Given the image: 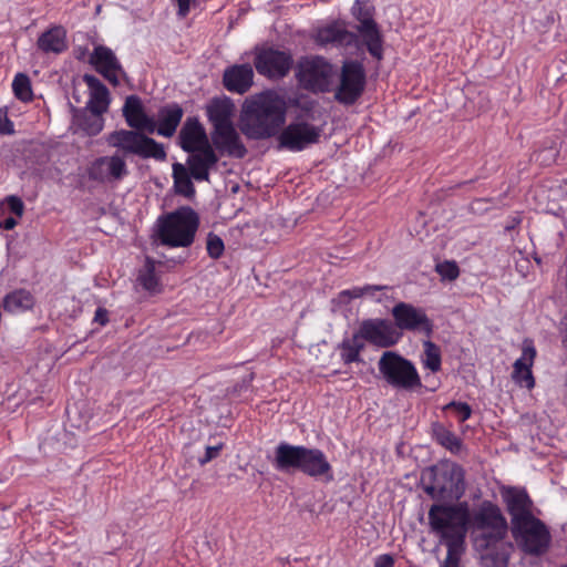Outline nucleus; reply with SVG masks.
<instances>
[{"mask_svg":"<svg viewBox=\"0 0 567 567\" xmlns=\"http://www.w3.org/2000/svg\"><path fill=\"white\" fill-rule=\"evenodd\" d=\"M123 116L133 130H118L109 134L106 142L125 155L153 158L164 162L167 157L164 145L147 136L155 133L156 121L146 115L138 96L130 95L123 106Z\"/></svg>","mask_w":567,"mask_h":567,"instance_id":"obj_1","label":"nucleus"},{"mask_svg":"<svg viewBox=\"0 0 567 567\" xmlns=\"http://www.w3.org/2000/svg\"><path fill=\"white\" fill-rule=\"evenodd\" d=\"M285 115V102L277 94L261 93L245 102L239 128L250 140L269 138L281 128Z\"/></svg>","mask_w":567,"mask_h":567,"instance_id":"obj_2","label":"nucleus"},{"mask_svg":"<svg viewBox=\"0 0 567 567\" xmlns=\"http://www.w3.org/2000/svg\"><path fill=\"white\" fill-rule=\"evenodd\" d=\"M207 113L214 126L212 140L216 148L236 158L245 157L247 148L231 122L234 104L228 100H214Z\"/></svg>","mask_w":567,"mask_h":567,"instance_id":"obj_3","label":"nucleus"},{"mask_svg":"<svg viewBox=\"0 0 567 567\" xmlns=\"http://www.w3.org/2000/svg\"><path fill=\"white\" fill-rule=\"evenodd\" d=\"M429 523L432 532L440 536L442 543H464L470 523L468 504L466 502L456 505L434 504L429 511Z\"/></svg>","mask_w":567,"mask_h":567,"instance_id":"obj_4","label":"nucleus"},{"mask_svg":"<svg viewBox=\"0 0 567 567\" xmlns=\"http://www.w3.org/2000/svg\"><path fill=\"white\" fill-rule=\"evenodd\" d=\"M198 224V215L190 207H182L158 218L156 235L164 246L188 247L194 243Z\"/></svg>","mask_w":567,"mask_h":567,"instance_id":"obj_5","label":"nucleus"},{"mask_svg":"<svg viewBox=\"0 0 567 567\" xmlns=\"http://www.w3.org/2000/svg\"><path fill=\"white\" fill-rule=\"evenodd\" d=\"M422 482L424 492L436 501H457L465 492L464 471L456 464L431 467Z\"/></svg>","mask_w":567,"mask_h":567,"instance_id":"obj_6","label":"nucleus"},{"mask_svg":"<svg viewBox=\"0 0 567 567\" xmlns=\"http://www.w3.org/2000/svg\"><path fill=\"white\" fill-rule=\"evenodd\" d=\"M378 368L386 383L394 389L413 391L422 385L414 364L394 351L383 352Z\"/></svg>","mask_w":567,"mask_h":567,"instance_id":"obj_7","label":"nucleus"},{"mask_svg":"<svg viewBox=\"0 0 567 567\" xmlns=\"http://www.w3.org/2000/svg\"><path fill=\"white\" fill-rule=\"evenodd\" d=\"M333 75V65L321 56L305 58L298 63V81L308 91L315 93L329 91Z\"/></svg>","mask_w":567,"mask_h":567,"instance_id":"obj_8","label":"nucleus"},{"mask_svg":"<svg viewBox=\"0 0 567 567\" xmlns=\"http://www.w3.org/2000/svg\"><path fill=\"white\" fill-rule=\"evenodd\" d=\"M511 530L516 543L527 554L540 555L549 546V532L535 516L513 524Z\"/></svg>","mask_w":567,"mask_h":567,"instance_id":"obj_9","label":"nucleus"},{"mask_svg":"<svg viewBox=\"0 0 567 567\" xmlns=\"http://www.w3.org/2000/svg\"><path fill=\"white\" fill-rule=\"evenodd\" d=\"M473 524L477 529L486 530L483 537L487 546L504 539L508 529L507 522L499 507L491 502L482 503L473 516Z\"/></svg>","mask_w":567,"mask_h":567,"instance_id":"obj_10","label":"nucleus"},{"mask_svg":"<svg viewBox=\"0 0 567 567\" xmlns=\"http://www.w3.org/2000/svg\"><path fill=\"white\" fill-rule=\"evenodd\" d=\"M352 14L360 22L358 32L360 33L369 53L378 59H382V35L378 24L372 18L370 9L360 0H355L352 7Z\"/></svg>","mask_w":567,"mask_h":567,"instance_id":"obj_11","label":"nucleus"},{"mask_svg":"<svg viewBox=\"0 0 567 567\" xmlns=\"http://www.w3.org/2000/svg\"><path fill=\"white\" fill-rule=\"evenodd\" d=\"M365 84L363 66L358 62H346L342 65L340 85L334 97L343 104H353L362 94Z\"/></svg>","mask_w":567,"mask_h":567,"instance_id":"obj_12","label":"nucleus"},{"mask_svg":"<svg viewBox=\"0 0 567 567\" xmlns=\"http://www.w3.org/2000/svg\"><path fill=\"white\" fill-rule=\"evenodd\" d=\"M392 316L396 330L419 331L426 334V337H430L433 332V323L425 311L411 303L399 302L393 307Z\"/></svg>","mask_w":567,"mask_h":567,"instance_id":"obj_13","label":"nucleus"},{"mask_svg":"<svg viewBox=\"0 0 567 567\" xmlns=\"http://www.w3.org/2000/svg\"><path fill=\"white\" fill-rule=\"evenodd\" d=\"M321 128L307 122L290 123L279 136L280 146L289 151H302L319 141Z\"/></svg>","mask_w":567,"mask_h":567,"instance_id":"obj_14","label":"nucleus"},{"mask_svg":"<svg viewBox=\"0 0 567 567\" xmlns=\"http://www.w3.org/2000/svg\"><path fill=\"white\" fill-rule=\"evenodd\" d=\"M358 333L362 339L382 348L394 346L401 338L395 326L385 319L364 320Z\"/></svg>","mask_w":567,"mask_h":567,"instance_id":"obj_15","label":"nucleus"},{"mask_svg":"<svg viewBox=\"0 0 567 567\" xmlns=\"http://www.w3.org/2000/svg\"><path fill=\"white\" fill-rule=\"evenodd\" d=\"M127 174L126 163L117 154L99 157L87 168L89 178L99 183L120 182Z\"/></svg>","mask_w":567,"mask_h":567,"instance_id":"obj_16","label":"nucleus"},{"mask_svg":"<svg viewBox=\"0 0 567 567\" xmlns=\"http://www.w3.org/2000/svg\"><path fill=\"white\" fill-rule=\"evenodd\" d=\"M291 63L289 54L274 49L258 51L254 60L257 72L267 78H284L289 72Z\"/></svg>","mask_w":567,"mask_h":567,"instance_id":"obj_17","label":"nucleus"},{"mask_svg":"<svg viewBox=\"0 0 567 567\" xmlns=\"http://www.w3.org/2000/svg\"><path fill=\"white\" fill-rule=\"evenodd\" d=\"M316 43L320 47H332V48H358L359 39L353 32L346 29L344 24L333 22L326 27L318 29L316 37Z\"/></svg>","mask_w":567,"mask_h":567,"instance_id":"obj_18","label":"nucleus"},{"mask_svg":"<svg viewBox=\"0 0 567 567\" xmlns=\"http://www.w3.org/2000/svg\"><path fill=\"white\" fill-rule=\"evenodd\" d=\"M508 514L511 525L533 517V501L527 492L518 487H507L502 493Z\"/></svg>","mask_w":567,"mask_h":567,"instance_id":"obj_19","label":"nucleus"},{"mask_svg":"<svg viewBox=\"0 0 567 567\" xmlns=\"http://www.w3.org/2000/svg\"><path fill=\"white\" fill-rule=\"evenodd\" d=\"M90 62L110 83L113 85L120 83L118 75L123 73V69L111 49L103 45L95 47Z\"/></svg>","mask_w":567,"mask_h":567,"instance_id":"obj_20","label":"nucleus"},{"mask_svg":"<svg viewBox=\"0 0 567 567\" xmlns=\"http://www.w3.org/2000/svg\"><path fill=\"white\" fill-rule=\"evenodd\" d=\"M300 472L311 477H323L328 482L333 480L332 467L319 449L303 446Z\"/></svg>","mask_w":567,"mask_h":567,"instance_id":"obj_21","label":"nucleus"},{"mask_svg":"<svg viewBox=\"0 0 567 567\" xmlns=\"http://www.w3.org/2000/svg\"><path fill=\"white\" fill-rule=\"evenodd\" d=\"M178 138L179 146L187 153H194L210 145L203 125L196 117H187Z\"/></svg>","mask_w":567,"mask_h":567,"instance_id":"obj_22","label":"nucleus"},{"mask_svg":"<svg viewBox=\"0 0 567 567\" xmlns=\"http://www.w3.org/2000/svg\"><path fill=\"white\" fill-rule=\"evenodd\" d=\"M254 70L248 63L235 64L224 71L223 83L229 92L246 93L254 83Z\"/></svg>","mask_w":567,"mask_h":567,"instance_id":"obj_23","label":"nucleus"},{"mask_svg":"<svg viewBox=\"0 0 567 567\" xmlns=\"http://www.w3.org/2000/svg\"><path fill=\"white\" fill-rule=\"evenodd\" d=\"M218 162V156L212 145L206 148L190 153L187 165L190 176L196 181L209 182V171Z\"/></svg>","mask_w":567,"mask_h":567,"instance_id":"obj_24","label":"nucleus"},{"mask_svg":"<svg viewBox=\"0 0 567 567\" xmlns=\"http://www.w3.org/2000/svg\"><path fill=\"white\" fill-rule=\"evenodd\" d=\"M302 452V445L280 443L275 450V467L280 472L300 471Z\"/></svg>","mask_w":567,"mask_h":567,"instance_id":"obj_25","label":"nucleus"},{"mask_svg":"<svg viewBox=\"0 0 567 567\" xmlns=\"http://www.w3.org/2000/svg\"><path fill=\"white\" fill-rule=\"evenodd\" d=\"M536 357V350L530 343H525L522 355L514 363L513 379L520 385L532 389L535 380L532 373V367Z\"/></svg>","mask_w":567,"mask_h":567,"instance_id":"obj_26","label":"nucleus"},{"mask_svg":"<svg viewBox=\"0 0 567 567\" xmlns=\"http://www.w3.org/2000/svg\"><path fill=\"white\" fill-rule=\"evenodd\" d=\"M84 82L90 90L86 110L104 114L110 105V92L107 87L94 75L84 74Z\"/></svg>","mask_w":567,"mask_h":567,"instance_id":"obj_27","label":"nucleus"},{"mask_svg":"<svg viewBox=\"0 0 567 567\" xmlns=\"http://www.w3.org/2000/svg\"><path fill=\"white\" fill-rule=\"evenodd\" d=\"M184 115V111L177 103L167 104L159 109L155 133L164 137H172Z\"/></svg>","mask_w":567,"mask_h":567,"instance_id":"obj_28","label":"nucleus"},{"mask_svg":"<svg viewBox=\"0 0 567 567\" xmlns=\"http://www.w3.org/2000/svg\"><path fill=\"white\" fill-rule=\"evenodd\" d=\"M38 48L45 53L59 54L66 50V33L63 28L54 27L43 32L38 39Z\"/></svg>","mask_w":567,"mask_h":567,"instance_id":"obj_29","label":"nucleus"},{"mask_svg":"<svg viewBox=\"0 0 567 567\" xmlns=\"http://www.w3.org/2000/svg\"><path fill=\"white\" fill-rule=\"evenodd\" d=\"M73 124L79 131H82L87 136L97 135L104 127L103 114L93 111L84 110L79 111L73 118Z\"/></svg>","mask_w":567,"mask_h":567,"instance_id":"obj_30","label":"nucleus"},{"mask_svg":"<svg viewBox=\"0 0 567 567\" xmlns=\"http://www.w3.org/2000/svg\"><path fill=\"white\" fill-rule=\"evenodd\" d=\"M192 176L187 168L181 164H173V179L175 192L185 197H193L195 195V187L192 182Z\"/></svg>","mask_w":567,"mask_h":567,"instance_id":"obj_31","label":"nucleus"},{"mask_svg":"<svg viewBox=\"0 0 567 567\" xmlns=\"http://www.w3.org/2000/svg\"><path fill=\"white\" fill-rule=\"evenodd\" d=\"M339 348L344 363L359 362L361 361L360 352L364 348V343L360 334L355 333L351 338L344 339Z\"/></svg>","mask_w":567,"mask_h":567,"instance_id":"obj_32","label":"nucleus"},{"mask_svg":"<svg viewBox=\"0 0 567 567\" xmlns=\"http://www.w3.org/2000/svg\"><path fill=\"white\" fill-rule=\"evenodd\" d=\"M33 305L32 296L25 290H18L4 298L3 308L9 312L30 309Z\"/></svg>","mask_w":567,"mask_h":567,"instance_id":"obj_33","label":"nucleus"},{"mask_svg":"<svg viewBox=\"0 0 567 567\" xmlns=\"http://www.w3.org/2000/svg\"><path fill=\"white\" fill-rule=\"evenodd\" d=\"M12 90L16 97L22 102H30L33 100V92L30 79L24 73H18L12 82Z\"/></svg>","mask_w":567,"mask_h":567,"instance_id":"obj_34","label":"nucleus"},{"mask_svg":"<svg viewBox=\"0 0 567 567\" xmlns=\"http://www.w3.org/2000/svg\"><path fill=\"white\" fill-rule=\"evenodd\" d=\"M424 359L423 365L432 372H437L441 369V351L440 348L432 341L426 340L423 342Z\"/></svg>","mask_w":567,"mask_h":567,"instance_id":"obj_35","label":"nucleus"},{"mask_svg":"<svg viewBox=\"0 0 567 567\" xmlns=\"http://www.w3.org/2000/svg\"><path fill=\"white\" fill-rule=\"evenodd\" d=\"M138 281L150 291H155L158 287V279L155 275V261L150 257L146 258L144 268L140 271Z\"/></svg>","mask_w":567,"mask_h":567,"instance_id":"obj_36","label":"nucleus"},{"mask_svg":"<svg viewBox=\"0 0 567 567\" xmlns=\"http://www.w3.org/2000/svg\"><path fill=\"white\" fill-rule=\"evenodd\" d=\"M447 547V555L442 564V567H460V557L463 551L464 543L450 542L445 543Z\"/></svg>","mask_w":567,"mask_h":567,"instance_id":"obj_37","label":"nucleus"},{"mask_svg":"<svg viewBox=\"0 0 567 567\" xmlns=\"http://www.w3.org/2000/svg\"><path fill=\"white\" fill-rule=\"evenodd\" d=\"M436 439L441 445L449 449L453 453L460 452V450L462 447L461 440L455 434H453L452 432H450L447 430L441 429L436 433Z\"/></svg>","mask_w":567,"mask_h":567,"instance_id":"obj_38","label":"nucleus"},{"mask_svg":"<svg viewBox=\"0 0 567 567\" xmlns=\"http://www.w3.org/2000/svg\"><path fill=\"white\" fill-rule=\"evenodd\" d=\"M435 271L443 280L453 281L460 276V268L453 260H445L436 264Z\"/></svg>","mask_w":567,"mask_h":567,"instance_id":"obj_39","label":"nucleus"},{"mask_svg":"<svg viewBox=\"0 0 567 567\" xmlns=\"http://www.w3.org/2000/svg\"><path fill=\"white\" fill-rule=\"evenodd\" d=\"M388 289V286H378V285H367L364 287H354L349 290H343L340 296L341 297H349V298H361L365 295L368 296H374L375 291H381Z\"/></svg>","mask_w":567,"mask_h":567,"instance_id":"obj_40","label":"nucleus"},{"mask_svg":"<svg viewBox=\"0 0 567 567\" xmlns=\"http://www.w3.org/2000/svg\"><path fill=\"white\" fill-rule=\"evenodd\" d=\"M224 241L223 239L215 235V234H209L208 237H207V252L208 255L214 258V259H217L219 258L223 252H224Z\"/></svg>","mask_w":567,"mask_h":567,"instance_id":"obj_41","label":"nucleus"},{"mask_svg":"<svg viewBox=\"0 0 567 567\" xmlns=\"http://www.w3.org/2000/svg\"><path fill=\"white\" fill-rule=\"evenodd\" d=\"M446 408L453 409L455 411V413L457 414L461 422H464L467 419H470V416L472 414L471 406L464 402H451Z\"/></svg>","mask_w":567,"mask_h":567,"instance_id":"obj_42","label":"nucleus"},{"mask_svg":"<svg viewBox=\"0 0 567 567\" xmlns=\"http://www.w3.org/2000/svg\"><path fill=\"white\" fill-rule=\"evenodd\" d=\"M6 202H7L11 213H13L14 215H17L19 217L22 216L23 210H24V205L20 197L11 195L6 198Z\"/></svg>","mask_w":567,"mask_h":567,"instance_id":"obj_43","label":"nucleus"},{"mask_svg":"<svg viewBox=\"0 0 567 567\" xmlns=\"http://www.w3.org/2000/svg\"><path fill=\"white\" fill-rule=\"evenodd\" d=\"M221 449H223L221 443L214 445V446H207L205 456L199 460L200 464H206V463L210 462L212 460L216 458Z\"/></svg>","mask_w":567,"mask_h":567,"instance_id":"obj_44","label":"nucleus"},{"mask_svg":"<svg viewBox=\"0 0 567 567\" xmlns=\"http://www.w3.org/2000/svg\"><path fill=\"white\" fill-rule=\"evenodd\" d=\"M394 558L390 554H383L375 558L374 567H393Z\"/></svg>","mask_w":567,"mask_h":567,"instance_id":"obj_45","label":"nucleus"},{"mask_svg":"<svg viewBox=\"0 0 567 567\" xmlns=\"http://www.w3.org/2000/svg\"><path fill=\"white\" fill-rule=\"evenodd\" d=\"M13 132V123L7 116L0 115V133L12 134Z\"/></svg>","mask_w":567,"mask_h":567,"instance_id":"obj_46","label":"nucleus"},{"mask_svg":"<svg viewBox=\"0 0 567 567\" xmlns=\"http://www.w3.org/2000/svg\"><path fill=\"white\" fill-rule=\"evenodd\" d=\"M94 321L100 324H105L109 321L107 311L103 308H97L94 316Z\"/></svg>","mask_w":567,"mask_h":567,"instance_id":"obj_47","label":"nucleus"},{"mask_svg":"<svg viewBox=\"0 0 567 567\" xmlns=\"http://www.w3.org/2000/svg\"><path fill=\"white\" fill-rule=\"evenodd\" d=\"M178 16L186 17L189 11L190 0H177Z\"/></svg>","mask_w":567,"mask_h":567,"instance_id":"obj_48","label":"nucleus"},{"mask_svg":"<svg viewBox=\"0 0 567 567\" xmlns=\"http://www.w3.org/2000/svg\"><path fill=\"white\" fill-rule=\"evenodd\" d=\"M17 225V221L14 218L9 217L3 221L4 229H12Z\"/></svg>","mask_w":567,"mask_h":567,"instance_id":"obj_49","label":"nucleus"},{"mask_svg":"<svg viewBox=\"0 0 567 567\" xmlns=\"http://www.w3.org/2000/svg\"><path fill=\"white\" fill-rule=\"evenodd\" d=\"M563 326H564L563 343L567 348V316L563 320Z\"/></svg>","mask_w":567,"mask_h":567,"instance_id":"obj_50","label":"nucleus"}]
</instances>
